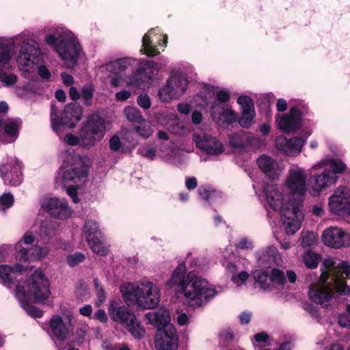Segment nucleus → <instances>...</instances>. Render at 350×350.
Wrapping results in <instances>:
<instances>
[{"label":"nucleus","mask_w":350,"mask_h":350,"mask_svg":"<svg viewBox=\"0 0 350 350\" xmlns=\"http://www.w3.org/2000/svg\"><path fill=\"white\" fill-rule=\"evenodd\" d=\"M78 184H69L66 185L65 187L66 188L67 194L71 198L73 202L78 203L79 202V199L78 198L77 185Z\"/></svg>","instance_id":"obj_52"},{"label":"nucleus","mask_w":350,"mask_h":350,"mask_svg":"<svg viewBox=\"0 0 350 350\" xmlns=\"http://www.w3.org/2000/svg\"><path fill=\"white\" fill-rule=\"evenodd\" d=\"M329 167L332 172L336 176V174L345 172L346 164L340 159H332L329 161Z\"/></svg>","instance_id":"obj_46"},{"label":"nucleus","mask_w":350,"mask_h":350,"mask_svg":"<svg viewBox=\"0 0 350 350\" xmlns=\"http://www.w3.org/2000/svg\"><path fill=\"white\" fill-rule=\"evenodd\" d=\"M248 277L249 274L247 271H241L239 273L232 275L231 279L234 284H236L237 286H240L244 284L246 282Z\"/></svg>","instance_id":"obj_51"},{"label":"nucleus","mask_w":350,"mask_h":350,"mask_svg":"<svg viewBox=\"0 0 350 350\" xmlns=\"http://www.w3.org/2000/svg\"><path fill=\"white\" fill-rule=\"evenodd\" d=\"M155 30V29H150L142 38V45L140 51L148 56H154L157 54V49L152 44V40L150 38V35Z\"/></svg>","instance_id":"obj_33"},{"label":"nucleus","mask_w":350,"mask_h":350,"mask_svg":"<svg viewBox=\"0 0 350 350\" xmlns=\"http://www.w3.org/2000/svg\"><path fill=\"white\" fill-rule=\"evenodd\" d=\"M334 292H336L334 283L329 282L327 285L310 288L308 297L312 301L326 307L329 305Z\"/></svg>","instance_id":"obj_27"},{"label":"nucleus","mask_w":350,"mask_h":350,"mask_svg":"<svg viewBox=\"0 0 350 350\" xmlns=\"http://www.w3.org/2000/svg\"><path fill=\"white\" fill-rule=\"evenodd\" d=\"M83 108L78 103H73L65 106L61 116H57V108L53 104L51 106V122L53 130L58 133L67 129L75 127L81 119Z\"/></svg>","instance_id":"obj_10"},{"label":"nucleus","mask_w":350,"mask_h":350,"mask_svg":"<svg viewBox=\"0 0 350 350\" xmlns=\"http://www.w3.org/2000/svg\"><path fill=\"white\" fill-rule=\"evenodd\" d=\"M21 37L20 35L15 36L10 44H5L0 40V64L4 65L10 61L18 42L20 51L16 62L21 70L30 72L39 62L40 51L33 39L27 38L21 41Z\"/></svg>","instance_id":"obj_4"},{"label":"nucleus","mask_w":350,"mask_h":350,"mask_svg":"<svg viewBox=\"0 0 350 350\" xmlns=\"http://www.w3.org/2000/svg\"><path fill=\"white\" fill-rule=\"evenodd\" d=\"M137 153L140 154L142 157L152 161L154 160L156 157L157 149L154 147L150 146L148 144H145L141 146L138 148Z\"/></svg>","instance_id":"obj_41"},{"label":"nucleus","mask_w":350,"mask_h":350,"mask_svg":"<svg viewBox=\"0 0 350 350\" xmlns=\"http://www.w3.org/2000/svg\"><path fill=\"white\" fill-rule=\"evenodd\" d=\"M187 265L189 269L200 268V265L198 263V260L193 259L191 254H189L184 262L179 264L172 272L170 278L166 282V285L170 288L175 287L178 293H181L183 288L187 282Z\"/></svg>","instance_id":"obj_16"},{"label":"nucleus","mask_w":350,"mask_h":350,"mask_svg":"<svg viewBox=\"0 0 350 350\" xmlns=\"http://www.w3.org/2000/svg\"><path fill=\"white\" fill-rule=\"evenodd\" d=\"M257 163L260 170L270 178H275L280 173L278 163L269 156L261 155L257 159Z\"/></svg>","instance_id":"obj_30"},{"label":"nucleus","mask_w":350,"mask_h":350,"mask_svg":"<svg viewBox=\"0 0 350 350\" xmlns=\"http://www.w3.org/2000/svg\"><path fill=\"white\" fill-rule=\"evenodd\" d=\"M122 147V143L120 142V138L116 136L113 135L111 137V138L109 140V148L111 150L117 152L120 150V149Z\"/></svg>","instance_id":"obj_55"},{"label":"nucleus","mask_w":350,"mask_h":350,"mask_svg":"<svg viewBox=\"0 0 350 350\" xmlns=\"http://www.w3.org/2000/svg\"><path fill=\"white\" fill-rule=\"evenodd\" d=\"M230 94L227 91L219 90L217 92V99L219 102L226 103L229 100Z\"/></svg>","instance_id":"obj_60"},{"label":"nucleus","mask_w":350,"mask_h":350,"mask_svg":"<svg viewBox=\"0 0 350 350\" xmlns=\"http://www.w3.org/2000/svg\"><path fill=\"white\" fill-rule=\"evenodd\" d=\"M105 131L104 119L98 114L90 115L80 129L81 146L85 148L93 147L97 142L102 140Z\"/></svg>","instance_id":"obj_11"},{"label":"nucleus","mask_w":350,"mask_h":350,"mask_svg":"<svg viewBox=\"0 0 350 350\" xmlns=\"http://www.w3.org/2000/svg\"><path fill=\"white\" fill-rule=\"evenodd\" d=\"M323 265L326 271L321 274V280L323 283L330 278V282L334 283L335 287V277L342 278L350 275V265L346 261L336 264L333 258H329L324 260Z\"/></svg>","instance_id":"obj_19"},{"label":"nucleus","mask_w":350,"mask_h":350,"mask_svg":"<svg viewBox=\"0 0 350 350\" xmlns=\"http://www.w3.org/2000/svg\"><path fill=\"white\" fill-rule=\"evenodd\" d=\"M128 331L132 334L135 338L140 339L145 335V329L139 322L135 317H133L129 322L124 325Z\"/></svg>","instance_id":"obj_32"},{"label":"nucleus","mask_w":350,"mask_h":350,"mask_svg":"<svg viewBox=\"0 0 350 350\" xmlns=\"http://www.w3.org/2000/svg\"><path fill=\"white\" fill-rule=\"evenodd\" d=\"M23 267L20 264L14 266L7 265H0V278L3 284L8 288L16 286L14 295L21 306L27 313L36 318H40L43 312L36 307L30 304L33 299L42 301L49 297V284L40 269H36L26 282L21 284L18 276L21 275Z\"/></svg>","instance_id":"obj_2"},{"label":"nucleus","mask_w":350,"mask_h":350,"mask_svg":"<svg viewBox=\"0 0 350 350\" xmlns=\"http://www.w3.org/2000/svg\"><path fill=\"white\" fill-rule=\"evenodd\" d=\"M196 146L208 155L217 156L224 151V147L216 137L206 133L193 135Z\"/></svg>","instance_id":"obj_21"},{"label":"nucleus","mask_w":350,"mask_h":350,"mask_svg":"<svg viewBox=\"0 0 350 350\" xmlns=\"http://www.w3.org/2000/svg\"><path fill=\"white\" fill-rule=\"evenodd\" d=\"M137 103L141 107L144 108V109H148L151 106L150 97L146 94H140L137 97Z\"/></svg>","instance_id":"obj_53"},{"label":"nucleus","mask_w":350,"mask_h":350,"mask_svg":"<svg viewBox=\"0 0 350 350\" xmlns=\"http://www.w3.org/2000/svg\"><path fill=\"white\" fill-rule=\"evenodd\" d=\"M237 103L241 106V110L254 109L253 100L247 96H240Z\"/></svg>","instance_id":"obj_47"},{"label":"nucleus","mask_w":350,"mask_h":350,"mask_svg":"<svg viewBox=\"0 0 350 350\" xmlns=\"http://www.w3.org/2000/svg\"><path fill=\"white\" fill-rule=\"evenodd\" d=\"M34 241V237L31 232H27L24 234L22 239L15 244L14 251L16 258L20 261L36 260L46 256L48 250L38 245L33 247L25 248L23 244L30 245Z\"/></svg>","instance_id":"obj_14"},{"label":"nucleus","mask_w":350,"mask_h":350,"mask_svg":"<svg viewBox=\"0 0 350 350\" xmlns=\"http://www.w3.org/2000/svg\"><path fill=\"white\" fill-rule=\"evenodd\" d=\"M3 125L4 131L8 135V142H14L18 137L19 130L22 125V121L19 118H9L5 120Z\"/></svg>","instance_id":"obj_31"},{"label":"nucleus","mask_w":350,"mask_h":350,"mask_svg":"<svg viewBox=\"0 0 350 350\" xmlns=\"http://www.w3.org/2000/svg\"><path fill=\"white\" fill-rule=\"evenodd\" d=\"M55 228L51 221L42 223L39 230V234L45 243L50 237L55 234Z\"/></svg>","instance_id":"obj_37"},{"label":"nucleus","mask_w":350,"mask_h":350,"mask_svg":"<svg viewBox=\"0 0 350 350\" xmlns=\"http://www.w3.org/2000/svg\"><path fill=\"white\" fill-rule=\"evenodd\" d=\"M306 139L300 137L288 139L284 136H279L275 139V146L278 150L288 156H295L299 154Z\"/></svg>","instance_id":"obj_25"},{"label":"nucleus","mask_w":350,"mask_h":350,"mask_svg":"<svg viewBox=\"0 0 350 350\" xmlns=\"http://www.w3.org/2000/svg\"><path fill=\"white\" fill-rule=\"evenodd\" d=\"M196 269L187 273V282L181 293L191 306L201 307L217 295L208 282L195 273Z\"/></svg>","instance_id":"obj_8"},{"label":"nucleus","mask_w":350,"mask_h":350,"mask_svg":"<svg viewBox=\"0 0 350 350\" xmlns=\"http://www.w3.org/2000/svg\"><path fill=\"white\" fill-rule=\"evenodd\" d=\"M317 243V235L313 232H303L301 237V245L304 247H311Z\"/></svg>","instance_id":"obj_42"},{"label":"nucleus","mask_w":350,"mask_h":350,"mask_svg":"<svg viewBox=\"0 0 350 350\" xmlns=\"http://www.w3.org/2000/svg\"><path fill=\"white\" fill-rule=\"evenodd\" d=\"M321 239L325 245L332 248L350 246V234L338 227L331 226L325 229Z\"/></svg>","instance_id":"obj_18"},{"label":"nucleus","mask_w":350,"mask_h":350,"mask_svg":"<svg viewBox=\"0 0 350 350\" xmlns=\"http://www.w3.org/2000/svg\"><path fill=\"white\" fill-rule=\"evenodd\" d=\"M301 113L297 107H292L289 113L277 120L278 128L284 133H293L301 126Z\"/></svg>","instance_id":"obj_26"},{"label":"nucleus","mask_w":350,"mask_h":350,"mask_svg":"<svg viewBox=\"0 0 350 350\" xmlns=\"http://www.w3.org/2000/svg\"><path fill=\"white\" fill-rule=\"evenodd\" d=\"M255 255L258 265L264 268H271L278 265L280 260L278 250L272 245L256 252Z\"/></svg>","instance_id":"obj_28"},{"label":"nucleus","mask_w":350,"mask_h":350,"mask_svg":"<svg viewBox=\"0 0 350 350\" xmlns=\"http://www.w3.org/2000/svg\"><path fill=\"white\" fill-rule=\"evenodd\" d=\"M124 113L126 119L130 122L141 123L144 120L140 111L137 107H126L124 109Z\"/></svg>","instance_id":"obj_38"},{"label":"nucleus","mask_w":350,"mask_h":350,"mask_svg":"<svg viewBox=\"0 0 350 350\" xmlns=\"http://www.w3.org/2000/svg\"><path fill=\"white\" fill-rule=\"evenodd\" d=\"M83 232L89 247L94 253L100 256L107 255L109 250L104 245V236L98 222L92 219L86 221Z\"/></svg>","instance_id":"obj_13"},{"label":"nucleus","mask_w":350,"mask_h":350,"mask_svg":"<svg viewBox=\"0 0 350 350\" xmlns=\"http://www.w3.org/2000/svg\"><path fill=\"white\" fill-rule=\"evenodd\" d=\"M14 198L11 193H4L0 196V208L5 211L14 204Z\"/></svg>","instance_id":"obj_44"},{"label":"nucleus","mask_w":350,"mask_h":350,"mask_svg":"<svg viewBox=\"0 0 350 350\" xmlns=\"http://www.w3.org/2000/svg\"><path fill=\"white\" fill-rule=\"evenodd\" d=\"M46 42L55 49L68 68L74 67L81 53L77 38L69 30L61 29L45 37Z\"/></svg>","instance_id":"obj_7"},{"label":"nucleus","mask_w":350,"mask_h":350,"mask_svg":"<svg viewBox=\"0 0 350 350\" xmlns=\"http://www.w3.org/2000/svg\"><path fill=\"white\" fill-rule=\"evenodd\" d=\"M110 318L115 322L120 323L124 326L135 317L124 306H120L116 300H111L108 308Z\"/></svg>","instance_id":"obj_29"},{"label":"nucleus","mask_w":350,"mask_h":350,"mask_svg":"<svg viewBox=\"0 0 350 350\" xmlns=\"http://www.w3.org/2000/svg\"><path fill=\"white\" fill-rule=\"evenodd\" d=\"M148 322L158 329L155 336V347L157 350H176L178 347V336L175 326L170 323V312L165 308H159L156 312L146 314Z\"/></svg>","instance_id":"obj_5"},{"label":"nucleus","mask_w":350,"mask_h":350,"mask_svg":"<svg viewBox=\"0 0 350 350\" xmlns=\"http://www.w3.org/2000/svg\"><path fill=\"white\" fill-rule=\"evenodd\" d=\"M94 285L96 290V295L98 297V302L100 304H103L106 300L107 296L103 286L100 285L98 279H94Z\"/></svg>","instance_id":"obj_50"},{"label":"nucleus","mask_w":350,"mask_h":350,"mask_svg":"<svg viewBox=\"0 0 350 350\" xmlns=\"http://www.w3.org/2000/svg\"><path fill=\"white\" fill-rule=\"evenodd\" d=\"M94 317L101 323H106L108 320L107 315L105 311L103 309L96 310L94 313Z\"/></svg>","instance_id":"obj_58"},{"label":"nucleus","mask_w":350,"mask_h":350,"mask_svg":"<svg viewBox=\"0 0 350 350\" xmlns=\"http://www.w3.org/2000/svg\"><path fill=\"white\" fill-rule=\"evenodd\" d=\"M69 96L72 100H78L81 97V93L75 87H70L69 90Z\"/></svg>","instance_id":"obj_64"},{"label":"nucleus","mask_w":350,"mask_h":350,"mask_svg":"<svg viewBox=\"0 0 350 350\" xmlns=\"http://www.w3.org/2000/svg\"><path fill=\"white\" fill-rule=\"evenodd\" d=\"M321 257L319 254H317L310 251L307 252L303 256V261L305 265L309 269H315L317 267Z\"/></svg>","instance_id":"obj_39"},{"label":"nucleus","mask_w":350,"mask_h":350,"mask_svg":"<svg viewBox=\"0 0 350 350\" xmlns=\"http://www.w3.org/2000/svg\"><path fill=\"white\" fill-rule=\"evenodd\" d=\"M242 116L239 120V124L243 128H249L254 123L255 109H249L241 110Z\"/></svg>","instance_id":"obj_35"},{"label":"nucleus","mask_w":350,"mask_h":350,"mask_svg":"<svg viewBox=\"0 0 350 350\" xmlns=\"http://www.w3.org/2000/svg\"><path fill=\"white\" fill-rule=\"evenodd\" d=\"M337 178V176L329 169H324L320 174L312 176L309 179L311 194L314 196H318L323 189L334 184Z\"/></svg>","instance_id":"obj_24"},{"label":"nucleus","mask_w":350,"mask_h":350,"mask_svg":"<svg viewBox=\"0 0 350 350\" xmlns=\"http://www.w3.org/2000/svg\"><path fill=\"white\" fill-rule=\"evenodd\" d=\"M21 169V163L16 159L10 158L5 165H0V174L5 184L18 186L23 180Z\"/></svg>","instance_id":"obj_20"},{"label":"nucleus","mask_w":350,"mask_h":350,"mask_svg":"<svg viewBox=\"0 0 350 350\" xmlns=\"http://www.w3.org/2000/svg\"><path fill=\"white\" fill-rule=\"evenodd\" d=\"M185 185L187 189L193 190L196 189L198 186V181L196 178L195 177H189L187 178L185 181Z\"/></svg>","instance_id":"obj_61"},{"label":"nucleus","mask_w":350,"mask_h":350,"mask_svg":"<svg viewBox=\"0 0 350 350\" xmlns=\"http://www.w3.org/2000/svg\"><path fill=\"white\" fill-rule=\"evenodd\" d=\"M228 139L230 145L233 148H243L245 146L249 137L244 133H236L228 135Z\"/></svg>","instance_id":"obj_34"},{"label":"nucleus","mask_w":350,"mask_h":350,"mask_svg":"<svg viewBox=\"0 0 350 350\" xmlns=\"http://www.w3.org/2000/svg\"><path fill=\"white\" fill-rule=\"evenodd\" d=\"M253 278L260 288L268 291L282 288L286 281L284 272L276 268L271 269L270 274L265 271L256 270Z\"/></svg>","instance_id":"obj_15"},{"label":"nucleus","mask_w":350,"mask_h":350,"mask_svg":"<svg viewBox=\"0 0 350 350\" xmlns=\"http://www.w3.org/2000/svg\"><path fill=\"white\" fill-rule=\"evenodd\" d=\"M85 260V255L82 253H75L67 257V262L71 267H74Z\"/></svg>","instance_id":"obj_48"},{"label":"nucleus","mask_w":350,"mask_h":350,"mask_svg":"<svg viewBox=\"0 0 350 350\" xmlns=\"http://www.w3.org/2000/svg\"><path fill=\"white\" fill-rule=\"evenodd\" d=\"M227 272L229 273H232V275H236L237 272L239 270V265L236 262H230L226 265Z\"/></svg>","instance_id":"obj_62"},{"label":"nucleus","mask_w":350,"mask_h":350,"mask_svg":"<svg viewBox=\"0 0 350 350\" xmlns=\"http://www.w3.org/2000/svg\"><path fill=\"white\" fill-rule=\"evenodd\" d=\"M157 64L150 60H142L133 57H122L110 61L102 66V69L115 75H118L129 68L137 69L128 78V85L134 86L139 89H144L148 86L152 80L154 72L157 68Z\"/></svg>","instance_id":"obj_3"},{"label":"nucleus","mask_w":350,"mask_h":350,"mask_svg":"<svg viewBox=\"0 0 350 350\" xmlns=\"http://www.w3.org/2000/svg\"><path fill=\"white\" fill-rule=\"evenodd\" d=\"M131 96V94L128 90L120 91L116 94V99L118 101H125L128 100Z\"/></svg>","instance_id":"obj_59"},{"label":"nucleus","mask_w":350,"mask_h":350,"mask_svg":"<svg viewBox=\"0 0 350 350\" xmlns=\"http://www.w3.org/2000/svg\"><path fill=\"white\" fill-rule=\"evenodd\" d=\"M139 125L135 126L136 132L141 136L144 138H148L152 134V130L151 129L150 124L149 122H146L144 120L143 122L139 123Z\"/></svg>","instance_id":"obj_43"},{"label":"nucleus","mask_w":350,"mask_h":350,"mask_svg":"<svg viewBox=\"0 0 350 350\" xmlns=\"http://www.w3.org/2000/svg\"><path fill=\"white\" fill-rule=\"evenodd\" d=\"M307 174L303 168L295 166L290 169L285 185L290 191V196L284 202L283 188L275 185H264L262 193L256 191L260 201H265L267 215L271 217L268 206L274 211H280L285 231L288 234H295L301 227L304 219L301 211L303 200L306 191Z\"/></svg>","instance_id":"obj_1"},{"label":"nucleus","mask_w":350,"mask_h":350,"mask_svg":"<svg viewBox=\"0 0 350 350\" xmlns=\"http://www.w3.org/2000/svg\"><path fill=\"white\" fill-rule=\"evenodd\" d=\"M345 275L343 278L335 277V287L336 293L344 295H350V286H348L345 280Z\"/></svg>","instance_id":"obj_40"},{"label":"nucleus","mask_w":350,"mask_h":350,"mask_svg":"<svg viewBox=\"0 0 350 350\" xmlns=\"http://www.w3.org/2000/svg\"><path fill=\"white\" fill-rule=\"evenodd\" d=\"M42 208L52 217L64 220L71 215V210L64 199L51 198L44 199L42 203Z\"/></svg>","instance_id":"obj_22"},{"label":"nucleus","mask_w":350,"mask_h":350,"mask_svg":"<svg viewBox=\"0 0 350 350\" xmlns=\"http://www.w3.org/2000/svg\"><path fill=\"white\" fill-rule=\"evenodd\" d=\"M94 91V86L92 83H87L82 87L80 93L85 105L90 106L92 105Z\"/></svg>","instance_id":"obj_36"},{"label":"nucleus","mask_w":350,"mask_h":350,"mask_svg":"<svg viewBox=\"0 0 350 350\" xmlns=\"http://www.w3.org/2000/svg\"><path fill=\"white\" fill-rule=\"evenodd\" d=\"M198 193L200 197L210 203L214 200L217 196V192L215 190L211 189L210 187H200Z\"/></svg>","instance_id":"obj_45"},{"label":"nucleus","mask_w":350,"mask_h":350,"mask_svg":"<svg viewBox=\"0 0 350 350\" xmlns=\"http://www.w3.org/2000/svg\"><path fill=\"white\" fill-rule=\"evenodd\" d=\"M188 80L186 75L181 72L172 73L166 83L158 92L160 100L168 103L180 97L186 91Z\"/></svg>","instance_id":"obj_12"},{"label":"nucleus","mask_w":350,"mask_h":350,"mask_svg":"<svg viewBox=\"0 0 350 350\" xmlns=\"http://www.w3.org/2000/svg\"><path fill=\"white\" fill-rule=\"evenodd\" d=\"M329 207L336 215H350V191L345 187H338L329 198Z\"/></svg>","instance_id":"obj_17"},{"label":"nucleus","mask_w":350,"mask_h":350,"mask_svg":"<svg viewBox=\"0 0 350 350\" xmlns=\"http://www.w3.org/2000/svg\"><path fill=\"white\" fill-rule=\"evenodd\" d=\"M237 249L244 250H250L254 247L253 241L248 237H242L235 243Z\"/></svg>","instance_id":"obj_49"},{"label":"nucleus","mask_w":350,"mask_h":350,"mask_svg":"<svg viewBox=\"0 0 350 350\" xmlns=\"http://www.w3.org/2000/svg\"><path fill=\"white\" fill-rule=\"evenodd\" d=\"M63 163L58 172L64 187L69 184H79L87 177L88 170L84 161L79 154L66 151Z\"/></svg>","instance_id":"obj_9"},{"label":"nucleus","mask_w":350,"mask_h":350,"mask_svg":"<svg viewBox=\"0 0 350 350\" xmlns=\"http://www.w3.org/2000/svg\"><path fill=\"white\" fill-rule=\"evenodd\" d=\"M120 291L128 305L137 304L144 309H152L159 302L160 289L148 281L139 284L126 283L122 285Z\"/></svg>","instance_id":"obj_6"},{"label":"nucleus","mask_w":350,"mask_h":350,"mask_svg":"<svg viewBox=\"0 0 350 350\" xmlns=\"http://www.w3.org/2000/svg\"><path fill=\"white\" fill-rule=\"evenodd\" d=\"M64 141L66 144L70 146H75L77 144H80L81 146L80 133H79V137L71 133L66 134L64 137Z\"/></svg>","instance_id":"obj_54"},{"label":"nucleus","mask_w":350,"mask_h":350,"mask_svg":"<svg viewBox=\"0 0 350 350\" xmlns=\"http://www.w3.org/2000/svg\"><path fill=\"white\" fill-rule=\"evenodd\" d=\"M38 74L43 79L47 80L51 77V72L44 65H41L38 67Z\"/></svg>","instance_id":"obj_57"},{"label":"nucleus","mask_w":350,"mask_h":350,"mask_svg":"<svg viewBox=\"0 0 350 350\" xmlns=\"http://www.w3.org/2000/svg\"><path fill=\"white\" fill-rule=\"evenodd\" d=\"M46 332L60 350L61 348L59 347L58 343L61 344L67 338L69 333L68 324L64 322L60 316L54 315L49 321Z\"/></svg>","instance_id":"obj_23"},{"label":"nucleus","mask_w":350,"mask_h":350,"mask_svg":"<svg viewBox=\"0 0 350 350\" xmlns=\"http://www.w3.org/2000/svg\"><path fill=\"white\" fill-rule=\"evenodd\" d=\"M220 339L224 342H230L234 339L232 333L229 330H224L220 334Z\"/></svg>","instance_id":"obj_63"},{"label":"nucleus","mask_w":350,"mask_h":350,"mask_svg":"<svg viewBox=\"0 0 350 350\" xmlns=\"http://www.w3.org/2000/svg\"><path fill=\"white\" fill-rule=\"evenodd\" d=\"M17 77L14 75H2L0 74V81L5 83L7 86L12 85L16 83Z\"/></svg>","instance_id":"obj_56"}]
</instances>
